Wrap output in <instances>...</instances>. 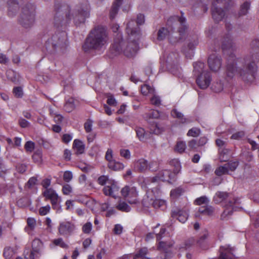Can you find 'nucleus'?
Here are the masks:
<instances>
[{
  "label": "nucleus",
  "mask_w": 259,
  "mask_h": 259,
  "mask_svg": "<svg viewBox=\"0 0 259 259\" xmlns=\"http://www.w3.org/2000/svg\"><path fill=\"white\" fill-rule=\"evenodd\" d=\"M77 9L70 14L71 7L66 4H62L56 0L54 5V24L57 28L66 26L72 18L75 24L79 25L85 22L90 16L89 4L85 2L77 6Z\"/></svg>",
  "instance_id": "f257e3e1"
},
{
  "label": "nucleus",
  "mask_w": 259,
  "mask_h": 259,
  "mask_svg": "<svg viewBox=\"0 0 259 259\" xmlns=\"http://www.w3.org/2000/svg\"><path fill=\"white\" fill-rule=\"evenodd\" d=\"M181 16H174L170 17L167 21V25L170 28L168 30L165 27L160 28L157 32V39L163 40L169 36L171 43L183 41L186 36L188 27L186 25V19L183 16L184 13L181 12Z\"/></svg>",
  "instance_id": "f03ea898"
},
{
  "label": "nucleus",
  "mask_w": 259,
  "mask_h": 259,
  "mask_svg": "<svg viewBox=\"0 0 259 259\" xmlns=\"http://www.w3.org/2000/svg\"><path fill=\"white\" fill-rule=\"evenodd\" d=\"M250 46V55L244 59L245 66L239 71L240 76L245 82H251L254 79L257 70L255 62L259 61V40H253Z\"/></svg>",
  "instance_id": "7ed1b4c3"
},
{
  "label": "nucleus",
  "mask_w": 259,
  "mask_h": 259,
  "mask_svg": "<svg viewBox=\"0 0 259 259\" xmlns=\"http://www.w3.org/2000/svg\"><path fill=\"white\" fill-rule=\"evenodd\" d=\"M108 34L105 27L102 25L95 26L89 33L82 46L85 52L93 49L100 50L108 41Z\"/></svg>",
  "instance_id": "20e7f679"
},
{
  "label": "nucleus",
  "mask_w": 259,
  "mask_h": 259,
  "mask_svg": "<svg viewBox=\"0 0 259 259\" xmlns=\"http://www.w3.org/2000/svg\"><path fill=\"white\" fill-rule=\"evenodd\" d=\"M215 204H219L224 202L225 208L221 215L222 219H225L232 215L233 211H237L241 209L240 206L241 204L240 199L238 198H233L232 195L226 192H217L213 198Z\"/></svg>",
  "instance_id": "39448f33"
},
{
  "label": "nucleus",
  "mask_w": 259,
  "mask_h": 259,
  "mask_svg": "<svg viewBox=\"0 0 259 259\" xmlns=\"http://www.w3.org/2000/svg\"><path fill=\"white\" fill-rule=\"evenodd\" d=\"M125 42L122 39L120 34H117L116 37L114 39L111 51L114 56H116L123 53L124 55L128 58H132L135 56L138 49L139 45L137 41L133 40L126 45V47L123 49Z\"/></svg>",
  "instance_id": "423d86ee"
},
{
  "label": "nucleus",
  "mask_w": 259,
  "mask_h": 259,
  "mask_svg": "<svg viewBox=\"0 0 259 259\" xmlns=\"http://www.w3.org/2000/svg\"><path fill=\"white\" fill-rule=\"evenodd\" d=\"M67 41V34L64 31L54 34L46 42V48L50 53H54L58 49L65 48Z\"/></svg>",
  "instance_id": "0eeeda50"
},
{
  "label": "nucleus",
  "mask_w": 259,
  "mask_h": 259,
  "mask_svg": "<svg viewBox=\"0 0 259 259\" xmlns=\"http://www.w3.org/2000/svg\"><path fill=\"white\" fill-rule=\"evenodd\" d=\"M35 7L31 4H27L22 9L19 23L24 27H31L34 24L35 20Z\"/></svg>",
  "instance_id": "6e6552de"
},
{
  "label": "nucleus",
  "mask_w": 259,
  "mask_h": 259,
  "mask_svg": "<svg viewBox=\"0 0 259 259\" xmlns=\"http://www.w3.org/2000/svg\"><path fill=\"white\" fill-rule=\"evenodd\" d=\"M150 133H146L145 130L141 127H136L135 131L137 136L141 141L145 142L150 137L151 134H160L163 128L160 127L156 123H154L149 126Z\"/></svg>",
  "instance_id": "1a4fd4ad"
},
{
  "label": "nucleus",
  "mask_w": 259,
  "mask_h": 259,
  "mask_svg": "<svg viewBox=\"0 0 259 259\" xmlns=\"http://www.w3.org/2000/svg\"><path fill=\"white\" fill-rule=\"evenodd\" d=\"M122 196L130 204H136L139 202V194L136 187L126 185L121 190Z\"/></svg>",
  "instance_id": "9d476101"
},
{
  "label": "nucleus",
  "mask_w": 259,
  "mask_h": 259,
  "mask_svg": "<svg viewBox=\"0 0 259 259\" xmlns=\"http://www.w3.org/2000/svg\"><path fill=\"white\" fill-rule=\"evenodd\" d=\"M179 54L177 53L171 52L168 54L166 59V63L167 68L175 75L180 74V70L178 65Z\"/></svg>",
  "instance_id": "9b49d317"
},
{
  "label": "nucleus",
  "mask_w": 259,
  "mask_h": 259,
  "mask_svg": "<svg viewBox=\"0 0 259 259\" xmlns=\"http://www.w3.org/2000/svg\"><path fill=\"white\" fill-rule=\"evenodd\" d=\"M76 227L71 221H63L59 223L58 227V234L65 237H68L76 230Z\"/></svg>",
  "instance_id": "f8f14e48"
},
{
  "label": "nucleus",
  "mask_w": 259,
  "mask_h": 259,
  "mask_svg": "<svg viewBox=\"0 0 259 259\" xmlns=\"http://www.w3.org/2000/svg\"><path fill=\"white\" fill-rule=\"evenodd\" d=\"M144 206L149 207L151 206L155 209L159 208L164 210L166 208V201L163 199L149 198L148 195L146 196L142 201Z\"/></svg>",
  "instance_id": "ddd939ff"
},
{
  "label": "nucleus",
  "mask_w": 259,
  "mask_h": 259,
  "mask_svg": "<svg viewBox=\"0 0 259 259\" xmlns=\"http://www.w3.org/2000/svg\"><path fill=\"white\" fill-rule=\"evenodd\" d=\"M195 202L196 204L198 205H204L199 208V211L200 213L207 215H211L212 214L213 208L211 206L208 205L209 200L206 196H203L197 198Z\"/></svg>",
  "instance_id": "4468645a"
},
{
  "label": "nucleus",
  "mask_w": 259,
  "mask_h": 259,
  "mask_svg": "<svg viewBox=\"0 0 259 259\" xmlns=\"http://www.w3.org/2000/svg\"><path fill=\"white\" fill-rule=\"evenodd\" d=\"M145 22V16L144 15L139 14L137 15V25L135 26V21L131 20L128 22L126 28V31L128 35H134L138 33L139 28L138 25L143 24Z\"/></svg>",
  "instance_id": "2eb2a0df"
},
{
  "label": "nucleus",
  "mask_w": 259,
  "mask_h": 259,
  "mask_svg": "<svg viewBox=\"0 0 259 259\" xmlns=\"http://www.w3.org/2000/svg\"><path fill=\"white\" fill-rule=\"evenodd\" d=\"M237 59L233 54H231L227 59L226 66V77L228 80L232 79L237 72Z\"/></svg>",
  "instance_id": "dca6fc26"
},
{
  "label": "nucleus",
  "mask_w": 259,
  "mask_h": 259,
  "mask_svg": "<svg viewBox=\"0 0 259 259\" xmlns=\"http://www.w3.org/2000/svg\"><path fill=\"white\" fill-rule=\"evenodd\" d=\"M207 63L210 70L212 72H217L222 66V60L221 56L213 53L209 56Z\"/></svg>",
  "instance_id": "f3484780"
},
{
  "label": "nucleus",
  "mask_w": 259,
  "mask_h": 259,
  "mask_svg": "<svg viewBox=\"0 0 259 259\" xmlns=\"http://www.w3.org/2000/svg\"><path fill=\"white\" fill-rule=\"evenodd\" d=\"M226 11L220 6H217L215 3H212L211 11L212 18L215 22L218 23L224 19L226 15Z\"/></svg>",
  "instance_id": "a211bd4d"
},
{
  "label": "nucleus",
  "mask_w": 259,
  "mask_h": 259,
  "mask_svg": "<svg viewBox=\"0 0 259 259\" xmlns=\"http://www.w3.org/2000/svg\"><path fill=\"white\" fill-rule=\"evenodd\" d=\"M196 83L201 89H205L209 85L211 80L210 73L207 71L197 76Z\"/></svg>",
  "instance_id": "6ab92c4d"
},
{
  "label": "nucleus",
  "mask_w": 259,
  "mask_h": 259,
  "mask_svg": "<svg viewBox=\"0 0 259 259\" xmlns=\"http://www.w3.org/2000/svg\"><path fill=\"white\" fill-rule=\"evenodd\" d=\"M42 246V243L39 239L34 240L32 244V250L27 259H36L38 257L41 253Z\"/></svg>",
  "instance_id": "aec40b11"
},
{
  "label": "nucleus",
  "mask_w": 259,
  "mask_h": 259,
  "mask_svg": "<svg viewBox=\"0 0 259 259\" xmlns=\"http://www.w3.org/2000/svg\"><path fill=\"white\" fill-rule=\"evenodd\" d=\"M171 216L178 220L180 222L184 223L188 219V213L186 209H175L171 211Z\"/></svg>",
  "instance_id": "412c9836"
},
{
  "label": "nucleus",
  "mask_w": 259,
  "mask_h": 259,
  "mask_svg": "<svg viewBox=\"0 0 259 259\" xmlns=\"http://www.w3.org/2000/svg\"><path fill=\"white\" fill-rule=\"evenodd\" d=\"M134 168L136 171L144 172L148 168V161L144 158H140L134 161Z\"/></svg>",
  "instance_id": "4be33fe9"
},
{
  "label": "nucleus",
  "mask_w": 259,
  "mask_h": 259,
  "mask_svg": "<svg viewBox=\"0 0 259 259\" xmlns=\"http://www.w3.org/2000/svg\"><path fill=\"white\" fill-rule=\"evenodd\" d=\"M221 47L223 51L233 49L234 44L229 33H226L223 37Z\"/></svg>",
  "instance_id": "5701e85b"
},
{
  "label": "nucleus",
  "mask_w": 259,
  "mask_h": 259,
  "mask_svg": "<svg viewBox=\"0 0 259 259\" xmlns=\"http://www.w3.org/2000/svg\"><path fill=\"white\" fill-rule=\"evenodd\" d=\"M47 199H50L53 205L56 204L58 199V196L55 190L52 188L47 189L42 193Z\"/></svg>",
  "instance_id": "b1692460"
},
{
  "label": "nucleus",
  "mask_w": 259,
  "mask_h": 259,
  "mask_svg": "<svg viewBox=\"0 0 259 259\" xmlns=\"http://www.w3.org/2000/svg\"><path fill=\"white\" fill-rule=\"evenodd\" d=\"M220 251L219 259H233L234 257L233 253V249L229 247H221Z\"/></svg>",
  "instance_id": "393cba45"
},
{
  "label": "nucleus",
  "mask_w": 259,
  "mask_h": 259,
  "mask_svg": "<svg viewBox=\"0 0 259 259\" xmlns=\"http://www.w3.org/2000/svg\"><path fill=\"white\" fill-rule=\"evenodd\" d=\"M219 153V159L221 161H227L232 156L231 151L225 147H220Z\"/></svg>",
  "instance_id": "a878e982"
},
{
  "label": "nucleus",
  "mask_w": 259,
  "mask_h": 259,
  "mask_svg": "<svg viewBox=\"0 0 259 259\" xmlns=\"http://www.w3.org/2000/svg\"><path fill=\"white\" fill-rule=\"evenodd\" d=\"M8 5V15L10 17H13L16 14L19 9L18 3L16 0H9Z\"/></svg>",
  "instance_id": "bb28decb"
},
{
  "label": "nucleus",
  "mask_w": 259,
  "mask_h": 259,
  "mask_svg": "<svg viewBox=\"0 0 259 259\" xmlns=\"http://www.w3.org/2000/svg\"><path fill=\"white\" fill-rule=\"evenodd\" d=\"M122 2L123 0H115L113 2L109 12V18L111 20L115 18Z\"/></svg>",
  "instance_id": "cd10ccee"
},
{
  "label": "nucleus",
  "mask_w": 259,
  "mask_h": 259,
  "mask_svg": "<svg viewBox=\"0 0 259 259\" xmlns=\"http://www.w3.org/2000/svg\"><path fill=\"white\" fill-rule=\"evenodd\" d=\"M158 175L160 180L169 182L173 178L174 174L169 170L165 169L159 172Z\"/></svg>",
  "instance_id": "c85d7f7f"
},
{
  "label": "nucleus",
  "mask_w": 259,
  "mask_h": 259,
  "mask_svg": "<svg viewBox=\"0 0 259 259\" xmlns=\"http://www.w3.org/2000/svg\"><path fill=\"white\" fill-rule=\"evenodd\" d=\"M194 66V73L195 75L198 76V75L204 73L207 70H204L205 65L203 62H196L193 64Z\"/></svg>",
  "instance_id": "c756f323"
},
{
  "label": "nucleus",
  "mask_w": 259,
  "mask_h": 259,
  "mask_svg": "<svg viewBox=\"0 0 259 259\" xmlns=\"http://www.w3.org/2000/svg\"><path fill=\"white\" fill-rule=\"evenodd\" d=\"M108 166L110 169L115 171L122 170L124 167V165L123 163L116 161L115 160L111 161L110 163H108Z\"/></svg>",
  "instance_id": "7c9ffc66"
},
{
  "label": "nucleus",
  "mask_w": 259,
  "mask_h": 259,
  "mask_svg": "<svg viewBox=\"0 0 259 259\" xmlns=\"http://www.w3.org/2000/svg\"><path fill=\"white\" fill-rule=\"evenodd\" d=\"M27 226L25 228V230L28 234H30L31 231L35 228L36 221L33 218H28L27 220Z\"/></svg>",
  "instance_id": "2f4dec72"
},
{
  "label": "nucleus",
  "mask_w": 259,
  "mask_h": 259,
  "mask_svg": "<svg viewBox=\"0 0 259 259\" xmlns=\"http://www.w3.org/2000/svg\"><path fill=\"white\" fill-rule=\"evenodd\" d=\"M75 109L74 100L73 98L69 99L65 103L64 109L67 112H71Z\"/></svg>",
  "instance_id": "473e14b6"
},
{
  "label": "nucleus",
  "mask_w": 259,
  "mask_h": 259,
  "mask_svg": "<svg viewBox=\"0 0 259 259\" xmlns=\"http://www.w3.org/2000/svg\"><path fill=\"white\" fill-rule=\"evenodd\" d=\"M213 3H215L216 5H221L226 10H227L233 5L232 0H213Z\"/></svg>",
  "instance_id": "72a5a7b5"
},
{
  "label": "nucleus",
  "mask_w": 259,
  "mask_h": 259,
  "mask_svg": "<svg viewBox=\"0 0 259 259\" xmlns=\"http://www.w3.org/2000/svg\"><path fill=\"white\" fill-rule=\"evenodd\" d=\"M215 174L218 176H222L225 175H230V171H228V169L225 164L224 165L218 167L214 171Z\"/></svg>",
  "instance_id": "f704fd0d"
},
{
  "label": "nucleus",
  "mask_w": 259,
  "mask_h": 259,
  "mask_svg": "<svg viewBox=\"0 0 259 259\" xmlns=\"http://www.w3.org/2000/svg\"><path fill=\"white\" fill-rule=\"evenodd\" d=\"M160 117V112L159 111L154 109H151L149 113L145 114V118L148 120L151 118L158 119Z\"/></svg>",
  "instance_id": "c9c22d12"
},
{
  "label": "nucleus",
  "mask_w": 259,
  "mask_h": 259,
  "mask_svg": "<svg viewBox=\"0 0 259 259\" xmlns=\"http://www.w3.org/2000/svg\"><path fill=\"white\" fill-rule=\"evenodd\" d=\"M187 47L190 50H193L198 44V39L196 35L192 38H189Z\"/></svg>",
  "instance_id": "e433bc0d"
},
{
  "label": "nucleus",
  "mask_w": 259,
  "mask_h": 259,
  "mask_svg": "<svg viewBox=\"0 0 259 259\" xmlns=\"http://www.w3.org/2000/svg\"><path fill=\"white\" fill-rule=\"evenodd\" d=\"M116 208L121 211L129 212L131 210L130 206L125 202L120 201L116 206Z\"/></svg>",
  "instance_id": "4c0bfd02"
},
{
  "label": "nucleus",
  "mask_w": 259,
  "mask_h": 259,
  "mask_svg": "<svg viewBox=\"0 0 259 259\" xmlns=\"http://www.w3.org/2000/svg\"><path fill=\"white\" fill-rule=\"evenodd\" d=\"M250 3H249L248 2H244L241 6L240 10V12L239 13V15L242 16V15H246L248 11L250 8Z\"/></svg>",
  "instance_id": "58836bf2"
},
{
  "label": "nucleus",
  "mask_w": 259,
  "mask_h": 259,
  "mask_svg": "<svg viewBox=\"0 0 259 259\" xmlns=\"http://www.w3.org/2000/svg\"><path fill=\"white\" fill-rule=\"evenodd\" d=\"M14 249L11 247H6L4 248L3 254L5 258H11L14 254Z\"/></svg>",
  "instance_id": "ea45409f"
},
{
  "label": "nucleus",
  "mask_w": 259,
  "mask_h": 259,
  "mask_svg": "<svg viewBox=\"0 0 259 259\" xmlns=\"http://www.w3.org/2000/svg\"><path fill=\"white\" fill-rule=\"evenodd\" d=\"M184 191L183 188L178 187L170 191V196L173 198H176L180 196L184 193Z\"/></svg>",
  "instance_id": "a19ab883"
},
{
  "label": "nucleus",
  "mask_w": 259,
  "mask_h": 259,
  "mask_svg": "<svg viewBox=\"0 0 259 259\" xmlns=\"http://www.w3.org/2000/svg\"><path fill=\"white\" fill-rule=\"evenodd\" d=\"M53 242L56 246H59L63 248H67L68 247V245L64 242L61 238L54 239Z\"/></svg>",
  "instance_id": "79ce46f5"
},
{
  "label": "nucleus",
  "mask_w": 259,
  "mask_h": 259,
  "mask_svg": "<svg viewBox=\"0 0 259 259\" xmlns=\"http://www.w3.org/2000/svg\"><path fill=\"white\" fill-rule=\"evenodd\" d=\"M171 115L174 117L178 118L181 119V122L184 123L186 122V119L183 118V114L176 109H173L171 112Z\"/></svg>",
  "instance_id": "37998d69"
},
{
  "label": "nucleus",
  "mask_w": 259,
  "mask_h": 259,
  "mask_svg": "<svg viewBox=\"0 0 259 259\" xmlns=\"http://www.w3.org/2000/svg\"><path fill=\"white\" fill-rule=\"evenodd\" d=\"M141 91L143 95H147L149 93H153L154 89L149 85L144 84L141 87Z\"/></svg>",
  "instance_id": "c03bdc74"
},
{
  "label": "nucleus",
  "mask_w": 259,
  "mask_h": 259,
  "mask_svg": "<svg viewBox=\"0 0 259 259\" xmlns=\"http://www.w3.org/2000/svg\"><path fill=\"white\" fill-rule=\"evenodd\" d=\"M238 161H230L228 163H226V165L228 169V171H231V172L234 171L238 166Z\"/></svg>",
  "instance_id": "a18cd8bd"
},
{
  "label": "nucleus",
  "mask_w": 259,
  "mask_h": 259,
  "mask_svg": "<svg viewBox=\"0 0 259 259\" xmlns=\"http://www.w3.org/2000/svg\"><path fill=\"white\" fill-rule=\"evenodd\" d=\"M13 93L15 97L17 98H21L23 96V92L22 88L20 87H17L14 88Z\"/></svg>",
  "instance_id": "49530a36"
},
{
  "label": "nucleus",
  "mask_w": 259,
  "mask_h": 259,
  "mask_svg": "<svg viewBox=\"0 0 259 259\" xmlns=\"http://www.w3.org/2000/svg\"><path fill=\"white\" fill-rule=\"evenodd\" d=\"M106 97L107 98V103L110 106H115L117 104V102L113 95L111 93H108L106 94Z\"/></svg>",
  "instance_id": "de8ad7c7"
},
{
  "label": "nucleus",
  "mask_w": 259,
  "mask_h": 259,
  "mask_svg": "<svg viewBox=\"0 0 259 259\" xmlns=\"http://www.w3.org/2000/svg\"><path fill=\"white\" fill-rule=\"evenodd\" d=\"M92 230V224L91 222H87L82 227V231L87 234H89Z\"/></svg>",
  "instance_id": "09e8293b"
},
{
  "label": "nucleus",
  "mask_w": 259,
  "mask_h": 259,
  "mask_svg": "<svg viewBox=\"0 0 259 259\" xmlns=\"http://www.w3.org/2000/svg\"><path fill=\"white\" fill-rule=\"evenodd\" d=\"M171 165H173L175 166L174 169V174H178L181 169V165L180 162L177 160H173L170 162Z\"/></svg>",
  "instance_id": "8fccbe9b"
},
{
  "label": "nucleus",
  "mask_w": 259,
  "mask_h": 259,
  "mask_svg": "<svg viewBox=\"0 0 259 259\" xmlns=\"http://www.w3.org/2000/svg\"><path fill=\"white\" fill-rule=\"evenodd\" d=\"M148 252V249L146 247H143L140 249L138 252L136 254L135 258L134 259H136L137 257H142L143 258L145 257V255L147 254Z\"/></svg>",
  "instance_id": "3c124183"
},
{
  "label": "nucleus",
  "mask_w": 259,
  "mask_h": 259,
  "mask_svg": "<svg viewBox=\"0 0 259 259\" xmlns=\"http://www.w3.org/2000/svg\"><path fill=\"white\" fill-rule=\"evenodd\" d=\"M200 133V131L199 128L196 127H193L190 130H189L187 135L189 136H192V137H197L199 135Z\"/></svg>",
  "instance_id": "603ef678"
},
{
  "label": "nucleus",
  "mask_w": 259,
  "mask_h": 259,
  "mask_svg": "<svg viewBox=\"0 0 259 259\" xmlns=\"http://www.w3.org/2000/svg\"><path fill=\"white\" fill-rule=\"evenodd\" d=\"M245 134L244 131H239L233 134L231 136V139L234 140H240L245 137Z\"/></svg>",
  "instance_id": "864d4df0"
},
{
  "label": "nucleus",
  "mask_w": 259,
  "mask_h": 259,
  "mask_svg": "<svg viewBox=\"0 0 259 259\" xmlns=\"http://www.w3.org/2000/svg\"><path fill=\"white\" fill-rule=\"evenodd\" d=\"M121 156L124 157L126 159H130L131 157V152L129 150L121 149L120 150Z\"/></svg>",
  "instance_id": "5fc2aeb1"
},
{
  "label": "nucleus",
  "mask_w": 259,
  "mask_h": 259,
  "mask_svg": "<svg viewBox=\"0 0 259 259\" xmlns=\"http://www.w3.org/2000/svg\"><path fill=\"white\" fill-rule=\"evenodd\" d=\"M73 178V174L70 171H65L63 175V180L66 182H69Z\"/></svg>",
  "instance_id": "6e6d98bb"
},
{
  "label": "nucleus",
  "mask_w": 259,
  "mask_h": 259,
  "mask_svg": "<svg viewBox=\"0 0 259 259\" xmlns=\"http://www.w3.org/2000/svg\"><path fill=\"white\" fill-rule=\"evenodd\" d=\"M151 103L152 105L159 106L161 105V100L159 97L154 95L150 99Z\"/></svg>",
  "instance_id": "4d7b16f0"
},
{
  "label": "nucleus",
  "mask_w": 259,
  "mask_h": 259,
  "mask_svg": "<svg viewBox=\"0 0 259 259\" xmlns=\"http://www.w3.org/2000/svg\"><path fill=\"white\" fill-rule=\"evenodd\" d=\"M73 154L72 149L71 150H68L66 149L64 151V158L66 161H70L71 160V156Z\"/></svg>",
  "instance_id": "13d9d810"
},
{
  "label": "nucleus",
  "mask_w": 259,
  "mask_h": 259,
  "mask_svg": "<svg viewBox=\"0 0 259 259\" xmlns=\"http://www.w3.org/2000/svg\"><path fill=\"white\" fill-rule=\"evenodd\" d=\"M109 180V178L107 176L102 175L100 176L97 180V182L101 185H104Z\"/></svg>",
  "instance_id": "bf43d9fd"
},
{
  "label": "nucleus",
  "mask_w": 259,
  "mask_h": 259,
  "mask_svg": "<svg viewBox=\"0 0 259 259\" xmlns=\"http://www.w3.org/2000/svg\"><path fill=\"white\" fill-rule=\"evenodd\" d=\"M73 154L77 155L81 154L84 152V147H72Z\"/></svg>",
  "instance_id": "052dcab7"
},
{
  "label": "nucleus",
  "mask_w": 259,
  "mask_h": 259,
  "mask_svg": "<svg viewBox=\"0 0 259 259\" xmlns=\"http://www.w3.org/2000/svg\"><path fill=\"white\" fill-rule=\"evenodd\" d=\"M50 208L49 205L40 207L39 210V214L41 215H46L50 211Z\"/></svg>",
  "instance_id": "680f3d73"
},
{
  "label": "nucleus",
  "mask_w": 259,
  "mask_h": 259,
  "mask_svg": "<svg viewBox=\"0 0 259 259\" xmlns=\"http://www.w3.org/2000/svg\"><path fill=\"white\" fill-rule=\"evenodd\" d=\"M148 169L151 171H156L158 168V164L156 161L148 162Z\"/></svg>",
  "instance_id": "e2e57ef3"
},
{
  "label": "nucleus",
  "mask_w": 259,
  "mask_h": 259,
  "mask_svg": "<svg viewBox=\"0 0 259 259\" xmlns=\"http://www.w3.org/2000/svg\"><path fill=\"white\" fill-rule=\"evenodd\" d=\"M110 186V188H111L112 196L113 197H115L116 196V195H117V192L119 190V188L116 185H115L114 184H112L111 186Z\"/></svg>",
  "instance_id": "0e129e2a"
},
{
  "label": "nucleus",
  "mask_w": 259,
  "mask_h": 259,
  "mask_svg": "<svg viewBox=\"0 0 259 259\" xmlns=\"http://www.w3.org/2000/svg\"><path fill=\"white\" fill-rule=\"evenodd\" d=\"M92 123H93V121L90 119H88L84 123V127L85 131L87 133H89L92 131Z\"/></svg>",
  "instance_id": "69168bd1"
},
{
  "label": "nucleus",
  "mask_w": 259,
  "mask_h": 259,
  "mask_svg": "<svg viewBox=\"0 0 259 259\" xmlns=\"http://www.w3.org/2000/svg\"><path fill=\"white\" fill-rule=\"evenodd\" d=\"M62 191L65 195H68L72 192V187L69 184L63 186Z\"/></svg>",
  "instance_id": "338daca9"
},
{
  "label": "nucleus",
  "mask_w": 259,
  "mask_h": 259,
  "mask_svg": "<svg viewBox=\"0 0 259 259\" xmlns=\"http://www.w3.org/2000/svg\"><path fill=\"white\" fill-rule=\"evenodd\" d=\"M19 123L20 126L23 128L28 127L30 125V123L22 118H20L19 119Z\"/></svg>",
  "instance_id": "774afa93"
}]
</instances>
